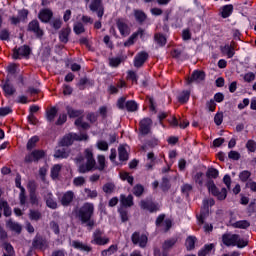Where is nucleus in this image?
I'll use <instances>...</instances> for the list:
<instances>
[{
    "instance_id": "3",
    "label": "nucleus",
    "mask_w": 256,
    "mask_h": 256,
    "mask_svg": "<svg viewBox=\"0 0 256 256\" xmlns=\"http://www.w3.org/2000/svg\"><path fill=\"white\" fill-rule=\"evenodd\" d=\"M222 243L226 245V247H247L248 241L247 239L241 238V236L237 234H224L222 236Z\"/></svg>"
},
{
    "instance_id": "64",
    "label": "nucleus",
    "mask_w": 256,
    "mask_h": 256,
    "mask_svg": "<svg viewBox=\"0 0 256 256\" xmlns=\"http://www.w3.org/2000/svg\"><path fill=\"white\" fill-rule=\"evenodd\" d=\"M30 219L37 221L38 219H41V213L38 211H31L30 212Z\"/></svg>"
},
{
    "instance_id": "53",
    "label": "nucleus",
    "mask_w": 256,
    "mask_h": 256,
    "mask_svg": "<svg viewBox=\"0 0 256 256\" xmlns=\"http://www.w3.org/2000/svg\"><path fill=\"white\" fill-rule=\"evenodd\" d=\"M143 191H145V189L142 185H136L133 189V193L136 197H141L143 195Z\"/></svg>"
},
{
    "instance_id": "52",
    "label": "nucleus",
    "mask_w": 256,
    "mask_h": 256,
    "mask_svg": "<svg viewBox=\"0 0 256 256\" xmlns=\"http://www.w3.org/2000/svg\"><path fill=\"white\" fill-rule=\"evenodd\" d=\"M73 183L75 187H82V185H85V178L83 176H79L74 178Z\"/></svg>"
},
{
    "instance_id": "28",
    "label": "nucleus",
    "mask_w": 256,
    "mask_h": 256,
    "mask_svg": "<svg viewBox=\"0 0 256 256\" xmlns=\"http://www.w3.org/2000/svg\"><path fill=\"white\" fill-rule=\"evenodd\" d=\"M213 249H215L214 244H207L202 250L199 251L198 256H207L209 253H211V251H213Z\"/></svg>"
},
{
    "instance_id": "30",
    "label": "nucleus",
    "mask_w": 256,
    "mask_h": 256,
    "mask_svg": "<svg viewBox=\"0 0 256 256\" xmlns=\"http://www.w3.org/2000/svg\"><path fill=\"white\" fill-rule=\"evenodd\" d=\"M231 13H233V5H225L222 8L221 15L223 19H227V17H230Z\"/></svg>"
},
{
    "instance_id": "2",
    "label": "nucleus",
    "mask_w": 256,
    "mask_h": 256,
    "mask_svg": "<svg viewBox=\"0 0 256 256\" xmlns=\"http://www.w3.org/2000/svg\"><path fill=\"white\" fill-rule=\"evenodd\" d=\"M93 213H95V206L93 203L87 202L78 210L77 217L82 223H87L88 227H93L95 225V222L91 220Z\"/></svg>"
},
{
    "instance_id": "57",
    "label": "nucleus",
    "mask_w": 256,
    "mask_h": 256,
    "mask_svg": "<svg viewBox=\"0 0 256 256\" xmlns=\"http://www.w3.org/2000/svg\"><path fill=\"white\" fill-rule=\"evenodd\" d=\"M214 123L216 125H221V123H223V113H216V115L214 116Z\"/></svg>"
},
{
    "instance_id": "35",
    "label": "nucleus",
    "mask_w": 256,
    "mask_h": 256,
    "mask_svg": "<svg viewBox=\"0 0 256 256\" xmlns=\"http://www.w3.org/2000/svg\"><path fill=\"white\" fill-rule=\"evenodd\" d=\"M54 157H56V159H67V157H69V152L65 149H58L55 152Z\"/></svg>"
},
{
    "instance_id": "46",
    "label": "nucleus",
    "mask_w": 256,
    "mask_h": 256,
    "mask_svg": "<svg viewBox=\"0 0 256 256\" xmlns=\"http://www.w3.org/2000/svg\"><path fill=\"white\" fill-rule=\"evenodd\" d=\"M176 243H177V239L175 238L165 241L163 244L164 251H167V249H171V247H173V245H175Z\"/></svg>"
},
{
    "instance_id": "19",
    "label": "nucleus",
    "mask_w": 256,
    "mask_h": 256,
    "mask_svg": "<svg viewBox=\"0 0 256 256\" xmlns=\"http://www.w3.org/2000/svg\"><path fill=\"white\" fill-rule=\"evenodd\" d=\"M74 197H75V194L73 193V191H68L64 193L62 197H59V200H60V203L64 207H66L67 205H69V203H71V201H73Z\"/></svg>"
},
{
    "instance_id": "15",
    "label": "nucleus",
    "mask_w": 256,
    "mask_h": 256,
    "mask_svg": "<svg viewBox=\"0 0 256 256\" xmlns=\"http://www.w3.org/2000/svg\"><path fill=\"white\" fill-rule=\"evenodd\" d=\"M132 243H134V245H139L140 247H145V245H147V236H139V234L135 232L132 235Z\"/></svg>"
},
{
    "instance_id": "20",
    "label": "nucleus",
    "mask_w": 256,
    "mask_h": 256,
    "mask_svg": "<svg viewBox=\"0 0 256 256\" xmlns=\"http://www.w3.org/2000/svg\"><path fill=\"white\" fill-rule=\"evenodd\" d=\"M6 227L7 229H10V231H13L14 233H21L22 227L19 225V223L13 221V220H8L6 222Z\"/></svg>"
},
{
    "instance_id": "50",
    "label": "nucleus",
    "mask_w": 256,
    "mask_h": 256,
    "mask_svg": "<svg viewBox=\"0 0 256 256\" xmlns=\"http://www.w3.org/2000/svg\"><path fill=\"white\" fill-rule=\"evenodd\" d=\"M74 32L76 35H81V33H85V27L82 23H77L74 25Z\"/></svg>"
},
{
    "instance_id": "32",
    "label": "nucleus",
    "mask_w": 256,
    "mask_h": 256,
    "mask_svg": "<svg viewBox=\"0 0 256 256\" xmlns=\"http://www.w3.org/2000/svg\"><path fill=\"white\" fill-rule=\"evenodd\" d=\"M69 33H71V29L69 28L63 29L60 32L59 38L62 43H67V41H69Z\"/></svg>"
},
{
    "instance_id": "41",
    "label": "nucleus",
    "mask_w": 256,
    "mask_h": 256,
    "mask_svg": "<svg viewBox=\"0 0 256 256\" xmlns=\"http://www.w3.org/2000/svg\"><path fill=\"white\" fill-rule=\"evenodd\" d=\"M56 116H57V108L52 107V108L47 110V119H48V121H53V119H55Z\"/></svg>"
},
{
    "instance_id": "45",
    "label": "nucleus",
    "mask_w": 256,
    "mask_h": 256,
    "mask_svg": "<svg viewBox=\"0 0 256 256\" xmlns=\"http://www.w3.org/2000/svg\"><path fill=\"white\" fill-rule=\"evenodd\" d=\"M155 41H156V43H158V45L163 47V45H165V43H167V38H165V36H163L162 34H156Z\"/></svg>"
},
{
    "instance_id": "47",
    "label": "nucleus",
    "mask_w": 256,
    "mask_h": 256,
    "mask_svg": "<svg viewBox=\"0 0 256 256\" xmlns=\"http://www.w3.org/2000/svg\"><path fill=\"white\" fill-rule=\"evenodd\" d=\"M207 177H210L211 179H217V177H219V170L215 168L208 169Z\"/></svg>"
},
{
    "instance_id": "38",
    "label": "nucleus",
    "mask_w": 256,
    "mask_h": 256,
    "mask_svg": "<svg viewBox=\"0 0 256 256\" xmlns=\"http://www.w3.org/2000/svg\"><path fill=\"white\" fill-rule=\"evenodd\" d=\"M134 15L136 21H139V23H143V21L147 19V15H145L144 12L141 10H135Z\"/></svg>"
},
{
    "instance_id": "36",
    "label": "nucleus",
    "mask_w": 256,
    "mask_h": 256,
    "mask_svg": "<svg viewBox=\"0 0 256 256\" xmlns=\"http://www.w3.org/2000/svg\"><path fill=\"white\" fill-rule=\"evenodd\" d=\"M52 197H53V194L47 195L46 197L47 207H49L50 209H57V202H55Z\"/></svg>"
},
{
    "instance_id": "13",
    "label": "nucleus",
    "mask_w": 256,
    "mask_h": 256,
    "mask_svg": "<svg viewBox=\"0 0 256 256\" xmlns=\"http://www.w3.org/2000/svg\"><path fill=\"white\" fill-rule=\"evenodd\" d=\"M43 157H45V151L35 150L30 155L26 156L25 161L31 163L32 161H39V159H43Z\"/></svg>"
},
{
    "instance_id": "62",
    "label": "nucleus",
    "mask_w": 256,
    "mask_h": 256,
    "mask_svg": "<svg viewBox=\"0 0 256 256\" xmlns=\"http://www.w3.org/2000/svg\"><path fill=\"white\" fill-rule=\"evenodd\" d=\"M229 159H233L234 161L239 160V157H241V155L237 152V151H231L228 154Z\"/></svg>"
},
{
    "instance_id": "34",
    "label": "nucleus",
    "mask_w": 256,
    "mask_h": 256,
    "mask_svg": "<svg viewBox=\"0 0 256 256\" xmlns=\"http://www.w3.org/2000/svg\"><path fill=\"white\" fill-rule=\"evenodd\" d=\"M120 179H122V181H127L130 185H133L134 178L133 176H130L129 172H120Z\"/></svg>"
},
{
    "instance_id": "8",
    "label": "nucleus",
    "mask_w": 256,
    "mask_h": 256,
    "mask_svg": "<svg viewBox=\"0 0 256 256\" xmlns=\"http://www.w3.org/2000/svg\"><path fill=\"white\" fill-rule=\"evenodd\" d=\"M90 9L93 12H97V16L101 19L103 15L105 14V9L103 8V4L101 3V0H92L90 4Z\"/></svg>"
},
{
    "instance_id": "51",
    "label": "nucleus",
    "mask_w": 256,
    "mask_h": 256,
    "mask_svg": "<svg viewBox=\"0 0 256 256\" xmlns=\"http://www.w3.org/2000/svg\"><path fill=\"white\" fill-rule=\"evenodd\" d=\"M84 193H86V197H88V199H95L97 197L96 190L85 188Z\"/></svg>"
},
{
    "instance_id": "23",
    "label": "nucleus",
    "mask_w": 256,
    "mask_h": 256,
    "mask_svg": "<svg viewBox=\"0 0 256 256\" xmlns=\"http://www.w3.org/2000/svg\"><path fill=\"white\" fill-rule=\"evenodd\" d=\"M117 27L123 37H127V35H129V26H127L123 21L119 20L117 22Z\"/></svg>"
},
{
    "instance_id": "54",
    "label": "nucleus",
    "mask_w": 256,
    "mask_h": 256,
    "mask_svg": "<svg viewBox=\"0 0 256 256\" xmlns=\"http://www.w3.org/2000/svg\"><path fill=\"white\" fill-rule=\"evenodd\" d=\"M137 103L135 101H128L126 103V109L127 111H137Z\"/></svg>"
},
{
    "instance_id": "37",
    "label": "nucleus",
    "mask_w": 256,
    "mask_h": 256,
    "mask_svg": "<svg viewBox=\"0 0 256 256\" xmlns=\"http://www.w3.org/2000/svg\"><path fill=\"white\" fill-rule=\"evenodd\" d=\"M189 97H191V92L190 91H183L179 96H178V101L180 103H187L189 101Z\"/></svg>"
},
{
    "instance_id": "43",
    "label": "nucleus",
    "mask_w": 256,
    "mask_h": 256,
    "mask_svg": "<svg viewBox=\"0 0 256 256\" xmlns=\"http://www.w3.org/2000/svg\"><path fill=\"white\" fill-rule=\"evenodd\" d=\"M96 145L99 151H109V144L107 143V141L100 140L97 142Z\"/></svg>"
},
{
    "instance_id": "5",
    "label": "nucleus",
    "mask_w": 256,
    "mask_h": 256,
    "mask_svg": "<svg viewBox=\"0 0 256 256\" xmlns=\"http://www.w3.org/2000/svg\"><path fill=\"white\" fill-rule=\"evenodd\" d=\"M87 139H89V136L85 133L80 135L68 134L60 141V145L61 147H69V145H73V141H87Z\"/></svg>"
},
{
    "instance_id": "18",
    "label": "nucleus",
    "mask_w": 256,
    "mask_h": 256,
    "mask_svg": "<svg viewBox=\"0 0 256 256\" xmlns=\"http://www.w3.org/2000/svg\"><path fill=\"white\" fill-rule=\"evenodd\" d=\"M39 19L42 21V23H49L51 21V18L53 17V11L49 9H43L39 13Z\"/></svg>"
},
{
    "instance_id": "29",
    "label": "nucleus",
    "mask_w": 256,
    "mask_h": 256,
    "mask_svg": "<svg viewBox=\"0 0 256 256\" xmlns=\"http://www.w3.org/2000/svg\"><path fill=\"white\" fill-rule=\"evenodd\" d=\"M250 223L247 220H240L232 224V227H235V229H247L250 227Z\"/></svg>"
},
{
    "instance_id": "22",
    "label": "nucleus",
    "mask_w": 256,
    "mask_h": 256,
    "mask_svg": "<svg viewBox=\"0 0 256 256\" xmlns=\"http://www.w3.org/2000/svg\"><path fill=\"white\" fill-rule=\"evenodd\" d=\"M120 203L123 207H133V196H125L121 195L120 196Z\"/></svg>"
},
{
    "instance_id": "21",
    "label": "nucleus",
    "mask_w": 256,
    "mask_h": 256,
    "mask_svg": "<svg viewBox=\"0 0 256 256\" xmlns=\"http://www.w3.org/2000/svg\"><path fill=\"white\" fill-rule=\"evenodd\" d=\"M66 111H67L68 116L70 117V119H77V117H82L83 116V111L82 110L73 109L71 106H67Z\"/></svg>"
},
{
    "instance_id": "10",
    "label": "nucleus",
    "mask_w": 256,
    "mask_h": 256,
    "mask_svg": "<svg viewBox=\"0 0 256 256\" xmlns=\"http://www.w3.org/2000/svg\"><path fill=\"white\" fill-rule=\"evenodd\" d=\"M237 48V44L235 42H231L230 45L226 44L225 46L221 47V52L224 55H227L228 59H231L233 55H235V49Z\"/></svg>"
},
{
    "instance_id": "48",
    "label": "nucleus",
    "mask_w": 256,
    "mask_h": 256,
    "mask_svg": "<svg viewBox=\"0 0 256 256\" xmlns=\"http://www.w3.org/2000/svg\"><path fill=\"white\" fill-rule=\"evenodd\" d=\"M117 249V245H111L107 250L102 251V255H113V253H116Z\"/></svg>"
},
{
    "instance_id": "7",
    "label": "nucleus",
    "mask_w": 256,
    "mask_h": 256,
    "mask_svg": "<svg viewBox=\"0 0 256 256\" xmlns=\"http://www.w3.org/2000/svg\"><path fill=\"white\" fill-rule=\"evenodd\" d=\"M152 125L153 121L150 118H143L139 123V131L141 135H148V133H151Z\"/></svg>"
},
{
    "instance_id": "60",
    "label": "nucleus",
    "mask_w": 256,
    "mask_h": 256,
    "mask_svg": "<svg viewBox=\"0 0 256 256\" xmlns=\"http://www.w3.org/2000/svg\"><path fill=\"white\" fill-rule=\"evenodd\" d=\"M203 205L205 209H209V207H213V205H215V200L213 199H206L203 201Z\"/></svg>"
},
{
    "instance_id": "14",
    "label": "nucleus",
    "mask_w": 256,
    "mask_h": 256,
    "mask_svg": "<svg viewBox=\"0 0 256 256\" xmlns=\"http://www.w3.org/2000/svg\"><path fill=\"white\" fill-rule=\"evenodd\" d=\"M141 209H146L147 211H150V213H154V211H159V205L149 201V200H143L140 202Z\"/></svg>"
},
{
    "instance_id": "12",
    "label": "nucleus",
    "mask_w": 256,
    "mask_h": 256,
    "mask_svg": "<svg viewBox=\"0 0 256 256\" xmlns=\"http://www.w3.org/2000/svg\"><path fill=\"white\" fill-rule=\"evenodd\" d=\"M205 81V72L196 70L192 73V76L187 79V83H201Z\"/></svg>"
},
{
    "instance_id": "26",
    "label": "nucleus",
    "mask_w": 256,
    "mask_h": 256,
    "mask_svg": "<svg viewBox=\"0 0 256 256\" xmlns=\"http://www.w3.org/2000/svg\"><path fill=\"white\" fill-rule=\"evenodd\" d=\"M118 155L120 161H127V159H129V154L127 153V148H125V146H119Z\"/></svg>"
},
{
    "instance_id": "42",
    "label": "nucleus",
    "mask_w": 256,
    "mask_h": 256,
    "mask_svg": "<svg viewBox=\"0 0 256 256\" xmlns=\"http://www.w3.org/2000/svg\"><path fill=\"white\" fill-rule=\"evenodd\" d=\"M3 91L6 93V95H13L15 93V88L9 82H6L3 85Z\"/></svg>"
},
{
    "instance_id": "44",
    "label": "nucleus",
    "mask_w": 256,
    "mask_h": 256,
    "mask_svg": "<svg viewBox=\"0 0 256 256\" xmlns=\"http://www.w3.org/2000/svg\"><path fill=\"white\" fill-rule=\"evenodd\" d=\"M246 149L249 151V153H255L256 142L254 140H248L246 143Z\"/></svg>"
},
{
    "instance_id": "24",
    "label": "nucleus",
    "mask_w": 256,
    "mask_h": 256,
    "mask_svg": "<svg viewBox=\"0 0 256 256\" xmlns=\"http://www.w3.org/2000/svg\"><path fill=\"white\" fill-rule=\"evenodd\" d=\"M140 35V37H143V30L139 29L138 32L134 33L130 36V38L124 43L125 47H131L133 43H135V39H137V36Z\"/></svg>"
},
{
    "instance_id": "49",
    "label": "nucleus",
    "mask_w": 256,
    "mask_h": 256,
    "mask_svg": "<svg viewBox=\"0 0 256 256\" xmlns=\"http://www.w3.org/2000/svg\"><path fill=\"white\" fill-rule=\"evenodd\" d=\"M249 177H251V172L244 170L239 174L240 180L245 183L246 181L249 180Z\"/></svg>"
},
{
    "instance_id": "63",
    "label": "nucleus",
    "mask_w": 256,
    "mask_h": 256,
    "mask_svg": "<svg viewBox=\"0 0 256 256\" xmlns=\"http://www.w3.org/2000/svg\"><path fill=\"white\" fill-rule=\"evenodd\" d=\"M111 67H119L121 65V58H112L110 59Z\"/></svg>"
},
{
    "instance_id": "39",
    "label": "nucleus",
    "mask_w": 256,
    "mask_h": 256,
    "mask_svg": "<svg viewBox=\"0 0 256 256\" xmlns=\"http://www.w3.org/2000/svg\"><path fill=\"white\" fill-rule=\"evenodd\" d=\"M97 161H98V166L96 167V169H98V171H103L106 167L105 157L103 155H98Z\"/></svg>"
},
{
    "instance_id": "27",
    "label": "nucleus",
    "mask_w": 256,
    "mask_h": 256,
    "mask_svg": "<svg viewBox=\"0 0 256 256\" xmlns=\"http://www.w3.org/2000/svg\"><path fill=\"white\" fill-rule=\"evenodd\" d=\"M197 241V238L195 236H189L187 239H186V249L187 251H191L193 249H195V243Z\"/></svg>"
},
{
    "instance_id": "9",
    "label": "nucleus",
    "mask_w": 256,
    "mask_h": 256,
    "mask_svg": "<svg viewBox=\"0 0 256 256\" xmlns=\"http://www.w3.org/2000/svg\"><path fill=\"white\" fill-rule=\"evenodd\" d=\"M31 54V48L29 46H21L18 49L14 50L13 57L14 59H21V57H27Z\"/></svg>"
},
{
    "instance_id": "59",
    "label": "nucleus",
    "mask_w": 256,
    "mask_h": 256,
    "mask_svg": "<svg viewBox=\"0 0 256 256\" xmlns=\"http://www.w3.org/2000/svg\"><path fill=\"white\" fill-rule=\"evenodd\" d=\"M244 80L247 83H251V81H255V74L253 72L246 73L244 75Z\"/></svg>"
},
{
    "instance_id": "33",
    "label": "nucleus",
    "mask_w": 256,
    "mask_h": 256,
    "mask_svg": "<svg viewBox=\"0 0 256 256\" xmlns=\"http://www.w3.org/2000/svg\"><path fill=\"white\" fill-rule=\"evenodd\" d=\"M59 173H61V165L55 164L51 169L52 179H59Z\"/></svg>"
},
{
    "instance_id": "55",
    "label": "nucleus",
    "mask_w": 256,
    "mask_h": 256,
    "mask_svg": "<svg viewBox=\"0 0 256 256\" xmlns=\"http://www.w3.org/2000/svg\"><path fill=\"white\" fill-rule=\"evenodd\" d=\"M115 190V184L113 183H107L103 186L104 193H113Z\"/></svg>"
},
{
    "instance_id": "31",
    "label": "nucleus",
    "mask_w": 256,
    "mask_h": 256,
    "mask_svg": "<svg viewBox=\"0 0 256 256\" xmlns=\"http://www.w3.org/2000/svg\"><path fill=\"white\" fill-rule=\"evenodd\" d=\"M72 247L74 249H80V251H91V247L79 242V241H73Z\"/></svg>"
},
{
    "instance_id": "25",
    "label": "nucleus",
    "mask_w": 256,
    "mask_h": 256,
    "mask_svg": "<svg viewBox=\"0 0 256 256\" xmlns=\"http://www.w3.org/2000/svg\"><path fill=\"white\" fill-rule=\"evenodd\" d=\"M0 211H4L5 217H11V208L9 207V204L6 201L0 200Z\"/></svg>"
},
{
    "instance_id": "16",
    "label": "nucleus",
    "mask_w": 256,
    "mask_h": 256,
    "mask_svg": "<svg viewBox=\"0 0 256 256\" xmlns=\"http://www.w3.org/2000/svg\"><path fill=\"white\" fill-rule=\"evenodd\" d=\"M15 183H16V187H18V189H20V196H19V199H20V203L21 205H25L26 201H27V198L25 197V188H23L21 186V176L18 175L15 179Z\"/></svg>"
},
{
    "instance_id": "17",
    "label": "nucleus",
    "mask_w": 256,
    "mask_h": 256,
    "mask_svg": "<svg viewBox=\"0 0 256 256\" xmlns=\"http://www.w3.org/2000/svg\"><path fill=\"white\" fill-rule=\"evenodd\" d=\"M29 31H32V33H35L37 37H43V30L39 27V22L34 20L29 23L28 25Z\"/></svg>"
},
{
    "instance_id": "4",
    "label": "nucleus",
    "mask_w": 256,
    "mask_h": 256,
    "mask_svg": "<svg viewBox=\"0 0 256 256\" xmlns=\"http://www.w3.org/2000/svg\"><path fill=\"white\" fill-rule=\"evenodd\" d=\"M206 186L209 193H211L214 197H217L219 201L227 199V189L221 188V190H219L213 181L207 182Z\"/></svg>"
},
{
    "instance_id": "11",
    "label": "nucleus",
    "mask_w": 256,
    "mask_h": 256,
    "mask_svg": "<svg viewBox=\"0 0 256 256\" xmlns=\"http://www.w3.org/2000/svg\"><path fill=\"white\" fill-rule=\"evenodd\" d=\"M147 59H149V54H147V52L143 51L138 53L134 58V67H143Z\"/></svg>"
},
{
    "instance_id": "40",
    "label": "nucleus",
    "mask_w": 256,
    "mask_h": 256,
    "mask_svg": "<svg viewBox=\"0 0 256 256\" xmlns=\"http://www.w3.org/2000/svg\"><path fill=\"white\" fill-rule=\"evenodd\" d=\"M39 142V137L38 136H33L27 143V149L31 151V149L35 148L37 143Z\"/></svg>"
},
{
    "instance_id": "56",
    "label": "nucleus",
    "mask_w": 256,
    "mask_h": 256,
    "mask_svg": "<svg viewBox=\"0 0 256 256\" xmlns=\"http://www.w3.org/2000/svg\"><path fill=\"white\" fill-rule=\"evenodd\" d=\"M75 125H76V127H80L81 129H89V124L83 122V120L81 118H78L75 121Z\"/></svg>"
},
{
    "instance_id": "58",
    "label": "nucleus",
    "mask_w": 256,
    "mask_h": 256,
    "mask_svg": "<svg viewBox=\"0 0 256 256\" xmlns=\"http://www.w3.org/2000/svg\"><path fill=\"white\" fill-rule=\"evenodd\" d=\"M3 247L5 251L8 253V255H13L15 253V250L13 249V246L9 243H4Z\"/></svg>"
},
{
    "instance_id": "6",
    "label": "nucleus",
    "mask_w": 256,
    "mask_h": 256,
    "mask_svg": "<svg viewBox=\"0 0 256 256\" xmlns=\"http://www.w3.org/2000/svg\"><path fill=\"white\" fill-rule=\"evenodd\" d=\"M91 243L93 245H107V243H109V238L103 236V231L96 230L93 234Z\"/></svg>"
},
{
    "instance_id": "1",
    "label": "nucleus",
    "mask_w": 256,
    "mask_h": 256,
    "mask_svg": "<svg viewBox=\"0 0 256 256\" xmlns=\"http://www.w3.org/2000/svg\"><path fill=\"white\" fill-rule=\"evenodd\" d=\"M78 165L79 173H89V171H93L95 169V158L93 157V150L86 149L84 151V156L76 159Z\"/></svg>"
},
{
    "instance_id": "61",
    "label": "nucleus",
    "mask_w": 256,
    "mask_h": 256,
    "mask_svg": "<svg viewBox=\"0 0 256 256\" xmlns=\"http://www.w3.org/2000/svg\"><path fill=\"white\" fill-rule=\"evenodd\" d=\"M127 79H130L133 83H137V74L134 71H128Z\"/></svg>"
}]
</instances>
